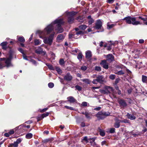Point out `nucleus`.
<instances>
[{
    "mask_svg": "<svg viewBox=\"0 0 147 147\" xmlns=\"http://www.w3.org/2000/svg\"><path fill=\"white\" fill-rule=\"evenodd\" d=\"M100 64L102 65L103 67L105 69H107L109 68V64L107 62V60H102L100 63Z\"/></svg>",
    "mask_w": 147,
    "mask_h": 147,
    "instance_id": "nucleus-13",
    "label": "nucleus"
},
{
    "mask_svg": "<svg viewBox=\"0 0 147 147\" xmlns=\"http://www.w3.org/2000/svg\"><path fill=\"white\" fill-rule=\"evenodd\" d=\"M75 35V34H74V35L72 34H69V38H71L73 37V36H74Z\"/></svg>",
    "mask_w": 147,
    "mask_h": 147,
    "instance_id": "nucleus-59",
    "label": "nucleus"
},
{
    "mask_svg": "<svg viewBox=\"0 0 147 147\" xmlns=\"http://www.w3.org/2000/svg\"><path fill=\"white\" fill-rule=\"evenodd\" d=\"M98 129L100 132V134L101 136H105V133L103 130L101 129L100 127H98Z\"/></svg>",
    "mask_w": 147,
    "mask_h": 147,
    "instance_id": "nucleus-22",
    "label": "nucleus"
},
{
    "mask_svg": "<svg viewBox=\"0 0 147 147\" xmlns=\"http://www.w3.org/2000/svg\"><path fill=\"white\" fill-rule=\"evenodd\" d=\"M7 42H4L1 43L0 44V45L1 46L3 49L5 50L7 48Z\"/></svg>",
    "mask_w": 147,
    "mask_h": 147,
    "instance_id": "nucleus-20",
    "label": "nucleus"
},
{
    "mask_svg": "<svg viewBox=\"0 0 147 147\" xmlns=\"http://www.w3.org/2000/svg\"><path fill=\"white\" fill-rule=\"evenodd\" d=\"M92 56L91 52L90 51H88L86 53V57L87 59L90 58Z\"/></svg>",
    "mask_w": 147,
    "mask_h": 147,
    "instance_id": "nucleus-19",
    "label": "nucleus"
},
{
    "mask_svg": "<svg viewBox=\"0 0 147 147\" xmlns=\"http://www.w3.org/2000/svg\"><path fill=\"white\" fill-rule=\"evenodd\" d=\"M115 73L119 75H121L124 74V72L122 70H120L119 71H118L116 73Z\"/></svg>",
    "mask_w": 147,
    "mask_h": 147,
    "instance_id": "nucleus-38",
    "label": "nucleus"
},
{
    "mask_svg": "<svg viewBox=\"0 0 147 147\" xmlns=\"http://www.w3.org/2000/svg\"><path fill=\"white\" fill-rule=\"evenodd\" d=\"M78 51L79 50L77 49H76L75 50H73L71 51L72 53H73L74 54H75L76 53H77Z\"/></svg>",
    "mask_w": 147,
    "mask_h": 147,
    "instance_id": "nucleus-44",
    "label": "nucleus"
},
{
    "mask_svg": "<svg viewBox=\"0 0 147 147\" xmlns=\"http://www.w3.org/2000/svg\"><path fill=\"white\" fill-rule=\"evenodd\" d=\"M47 65L48 67L51 70H54V69L53 68V67L50 64H47Z\"/></svg>",
    "mask_w": 147,
    "mask_h": 147,
    "instance_id": "nucleus-46",
    "label": "nucleus"
},
{
    "mask_svg": "<svg viewBox=\"0 0 147 147\" xmlns=\"http://www.w3.org/2000/svg\"><path fill=\"white\" fill-rule=\"evenodd\" d=\"M18 144L16 142H14L13 144H10V146H13L14 147H18Z\"/></svg>",
    "mask_w": 147,
    "mask_h": 147,
    "instance_id": "nucleus-37",
    "label": "nucleus"
},
{
    "mask_svg": "<svg viewBox=\"0 0 147 147\" xmlns=\"http://www.w3.org/2000/svg\"><path fill=\"white\" fill-rule=\"evenodd\" d=\"M105 89H107V91H108L109 94L111 93L113 95H114L115 94L113 87L110 86H106L105 87Z\"/></svg>",
    "mask_w": 147,
    "mask_h": 147,
    "instance_id": "nucleus-10",
    "label": "nucleus"
},
{
    "mask_svg": "<svg viewBox=\"0 0 147 147\" xmlns=\"http://www.w3.org/2000/svg\"><path fill=\"white\" fill-rule=\"evenodd\" d=\"M48 109L47 108H46L40 110V111L41 113H43L47 111Z\"/></svg>",
    "mask_w": 147,
    "mask_h": 147,
    "instance_id": "nucleus-56",
    "label": "nucleus"
},
{
    "mask_svg": "<svg viewBox=\"0 0 147 147\" xmlns=\"http://www.w3.org/2000/svg\"><path fill=\"white\" fill-rule=\"evenodd\" d=\"M98 120L103 119L105 118V117L103 115L102 113V112L101 111L98 112L95 115Z\"/></svg>",
    "mask_w": 147,
    "mask_h": 147,
    "instance_id": "nucleus-9",
    "label": "nucleus"
},
{
    "mask_svg": "<svg viewBox=\"0 0 147 147\" xmlns=\"http://www.w3.org/2000/svg\"><path fill=\"white\" fill-rule=\"evenodd\" d=\"M96 80L98 82L101 84L103 81V77L102 75H99L97 76L96 77Z\"/></svg>",
    "mask_w": 147,
    "mask_h": 147,
    "instance_id": "nucleus-16",
    "label": "nucleus"
},
{
    "mask_svg": "<svg viewBox=\"0 0 147 147\" xmlns=\"http://www.w3.org/2000/svg\"><path fill=\"white\" fill-rule=\"evenodd\" d=\"M21 141V139L20 138H19L16 141V142L18 144L20 143Z\"/></svg>",
    "mask_w": 147,
    "mask_h": 147,
    "instance_id": "nucleus-58",
    "label": "nucleus"
},
{
    "mask_svg": "<svg viewBox=\"0 0 147 147\" xmlns=\"http://www.w3.org/2000/svg\"><path fill=\"white\" fill-rule=\"evenodd\" d=\"M81 69L82 70L85 71L87 69V67L86 66H83L81 67Z\"/></svg>",
    "mask_w": 147,
    "mask_h": 147,
    "instance_id": "nucleus-53",
    "label": "nucleus"
},
{
    "mask_svg": "<svg viewBox=\"0 0 147 147\" xmlns=\"http://www.w3.org/2000/svg\"><path fill=\"white\" fill-rule=\"evenodd\" d=\"M118 102L120 104V106L123 107H126L127 104L125 101L123 99H120L118 101Z\"/></svg>",
    "mask_w": 147,
    "mask_h": 147,
    "instance_id": "nucleus-14",
    "label": "nucleus"
},
{
    "mask_svg": "<svg viewBox=\"0 0 147 147\" xmlns=\"http://www.w3.org/2000/svg\"><path fill=\"white\" fill-rule=\"evenodd\" d=\"M87 27L85 25H82L79 26V29L82 30H84Z\"/></svg>",
    "mask_w": 147,
    "mask_h": 147,
    "instance_id": "nucleus-28",
    "label": "nucleus"
},
{
    "mask_svg": "<svg viewBox=\"0 0 147 147\" xmlns=\"http://www.w3.org/2000/svg\"><path fill=\"white\" fill-rule=\"evenodd\" d=\"M142 80L143 82H147V76L142 75Z\"/></svg>",
    "mask_w": 147,
    "mask_h": 147,
    "instance_id": "nucleus-31",
    "label": "nucleus"
},
{
    "mask_svg": "<svg viewBox=\"0 0 147 147\" xmlns=\"http://www.w3.org/2000/svg\"><path fill=\"white\" fill-rule=\"evenodd\" d=\"M123 20H125V22L128 24H132L134 25H137L141 24L140 21L136 20L135 17H131L130 16H128L125 18Z\"/></svg>",
    "mask_w": 147,
    "mask_h": 147,
    "instance_id": "nucleus-4",
    "label": "nucleus"
},
{
    "mask_svg": "<svg viewBox=\"0 0 147 147\" xmlns=\"http://www.w3.org/2000/svg\"><path fill=\"white\" fill-rule=\"evenodd\" d=\"M102 26V22L100 20H97L96 23L95 28L97 29H101V30L100 31H97V32H102L103 31V29L101 28Z\"/></svg>",
    "mask_w": 147,
    "mask_h": 147,
    "instance_id": "nucleus-7",
    "label": "nucleus"
},
{
    "mask_svg": "<svg viewBox=\"0 0 147 147\" xmlns=\"http://www.w3.org/2000/svg\"><path fill=\"white\" fill-rule=\"evenodd\" d=\"M95 69L97 71H100L101 70V68L99 66H96L95 68Z\"/></svg>",
    "mask_w": 147,
    "mask_h": 147,
    "instance_id": "nucleus-49",
    "label": "nucleus"
},
{
    "mask_svg": "<svg viewBox=\"0 0 147 147\" xmlns=\"http://www.w3.org/2000/svg\"><path fill=\"white\" fill-rule=\"evenodd\" d=\"M83 55L81 52L79 53L78 55L77 58L80 61H81L82 59Z\"/></svg>",
    "mask_w": 147,
    "mask_h": 147,
    "instance_id": "nucleus-26",
    "label": "nucleus"
},
{
    "mask_svg": "<svg viewBox=\"0 0 147 147\" xmlns=\"http://www.w3.org/2000/svg\"><path fill=\"white\" fill-rule=\"evenodd\" d=\"M139 18L141 19L142 20H143L144 22H145V21L147 20V18H142L141 16H139L138 17Z\"/></svg>",
    "mask_w": 147,
    "mask_h": 147,
    "instance_id": "nucleus-51",
    "label": "nucleus"
},
{
    "mask_svg": "<svg viewBox=\"0 0 147 147\" xmlns=\"http://www.w3.org/2000/svg\"><path fill=\"white\" fill-rule=\"evenodd\" d=\"M17 38L18 39V40L19 41L24 42L25 41V39H24V37L22 36H17Z\"/></svg>",
    "mask_w": 147,
    "mask_h": 147,
    "instance_id": "nucleus-24",
    "label": "nucleus"
},
{
    "mask_svg": "<svg viewBox=\"0 0 147 147\" xmlns=\"http://www.w3.org/2000/svg\"><path fill=\"white\" fill-rule=\"evenodd\" d=\"M144 42V40L141 39L139 40V42L140 43H143Z\"/></svg>",
    "mask_w": 147,
    "mask_h": 147,
    "instance_id": "nucleus-61",
    "label": "nucleus"
},
{
    "mask_svg": "<svg viewBox=\"0 0 147 147\" xmlns=\"http://www.w3.org/2000/svg\"><path fill=\"white\" fill-rule=\"evenodd\" d=\"M120 122L125 123H129V121L127 119H125L123 120H120Z\"/></svg>",
    "mask_w": 147,
    "mask_h": 147,
    "instance_id": "nucleus-47",
    "label": "nucleus"
},
{
    "mask_svg": "<svg viewBox=\"0 0 147 147\" xmlns=\"http://www.w3.org/2000/svg\"><path fill=\"white\" fill-rule=\"evenodd\" d=\"M67 99L68 100V101L70 102L74 103V102H76L77 101L72 96L69 97H67Z\"/></svg>",
    "mask_w": 147,
    "mask_h": 147,
    "instance_id": "nucleus-21",
    "label": "nucleus"
},
{
    "mask_svg": "<svg viewBox=\"0 0 147 147\" xmlns=\"http://www.w3.org/2000/svg\"><path fill=\"white\" fill-rule=\"evenodd\" d=\"M14 132L13 130H11L9 132V133L10 134V135L13 134H14Z\"/></svg>",
    "mask_w": 147,
    "mask_h": 147,
    "instance_id": "nucleus-62",
    "label": "nucleus"
},
{
    "mask_svg": "<svg viewBox=\"0 0 147 147\" xmlns=\"http://www.w3.org/2000/svg\"><path fill=\"white\" fill-rule=\"evenodd\" d=\"M81 105L82 106H86L87 105V102H82Z\"/></svg>",
    "mask_w": 147,
    "mask_h": 147,
    "instance_id": "nucleus-54",
    "label": "nucleus"
},
{
    "mask_svg": "<svg viewBox=\"0 0 147 147\" xmlns=\"http://www.w3.org/2000/svg\"><path fill=\"white\" fill-rule=\"evenodd\" d=\"M64 107L68 109L71 110H74V109L73 108L70 107L65 106H64Z\"/></svg>",
    "mask_w": 147,
    "mask_h": 147,
    "instance_id": "nucleus-43",
    "label": "nucleus"
},
{
    "mask_svg": "<svg viewBox=\"0 0 147 147\" xmlns=\"http://www.w3.org/2000/svg\"><path fill=\"white\" fill-rule=\"evenodd\" d=\"M5 59V58H0V69H1L5 66V64L3 61Z\"/></svg>",
    "mask_w": 147,
    "mask_h": 147,
    "instance_id": "nucleus-17",
    "label": "nucleus"
},
{
    "mask_svg": "<svg viewBox=\"0 0 147 147\" xmlns=\"http://www.w3.org/2000/svg\"><path fill=\"white\" fill-rule=\"evenodd\" d=\"M77 20L78 21L80 22H82L83 21V20L82 19V17L80 16L78 17L77 18Z\"/></svg>",
    "mask_w": 147,
    "mask_h": 147,
    "instance_id": "nucleus-52",
    "label": "nucleus"
},
{
    "mask_svg": "<svg viewBox=\"0 0 147 147\" xmlns=\"http://www.w3.org/2000/svg\"><path fill=\"white\" fill-rule=\"evenodd\" d=\"M73 77L69 73H67L64 77V79L67 81H71Z\"/></svg>",
    "mask_w": 147,
    "mask_h": 147,
    "instance_id": "nucleus-12",
    "label": "nucleus"
},
{
    "mask_svg": "<svg viewBox=\"0 0 147 147\" xmlns=\"http://www.w3.org/2000/svg\"><path fill=\"white\" fill-rule=\"evenodd\" d=\"M4 135L6 137H9L10 136V134H9V133H5V134H4Z\"/></svg>",
    "mask_w": 147,
    "mask_h": 147,
    "instance_id": "nucleus-64",
    "label": "nucleus"
},
{
    "mask_svg": "<svg viewBox=\"0 0 147 147\" xmlns=\"http://www.w3.org/2000/svg\"><path fill=\"white\" fill-rule=\"evenodd\" d=\"M84 115L87 118L90 119L91 118L90 116L89 113H88L87 112H85L84 113Z\"/></svg>",
    "mask_w": 147,
    "mask_h": 147,
    "instance_id": "nucleus-42",
    "label": "nucleus"
},
{
    "mask_svg": "<svg viewBox=\"0 0 147 147\" xmlns=\"http://www.w3.org/2000/svg\"><path fill=\"white\" fill-rule=\"evenodd\" d=\"M84 32L81 31H80L78 32H76L75 33V35H80L83 34H84Z\"/></svg>",
    "mask_w": 147,
    "mask_h": 147,
    "instance_id": "nucleus-39",
    "label": "nucleus"
},
{
    "mask_svg": "<svg viewBox=\"0 0 147 147\" xmlns=\"http://www.w3.org/2000/svg\"><path fill=\"white\" fill-rule=\"evenodd\" d=\"M59 63L61 65H63L65 63V61L63 59H60L59 60Z\"/></svg>",
    "mask_w": 147,
    "mask_h": 147,
    "instance_id": "nucleus-35",
    "label": "nucleus"
},
{
    "mask_svg": "<svg viewBox=\"0 0 147 147\" xmlns=\"http://www.w3.org/2000/svg\"><path fill=\"white\" fill-rule=\"evenodd\" d=\"M12 58V55L11 54H10L8 58H7L6 59H5L4 60H5V66L8 67L12 66L11 62Z\"/></svg>",
    "mask_w": 147,
    "mask_h": 147,
    "instance_id": "nucleus-6",
    "label": "nucleus"
},
{
    "mask_svg": "<svg viewBox=\"0 0 147 147\" xmlns=\"http://www.w3.org/2000/svg\"><path fill=\"white\" fill-rule=\"evenodd\" d=\"M55 27V21L51 23L47 26L45 28L43 31H37L39 34H42L44 36H46L47 34H50L53 31Z\"/></svg>",
    "mask_w": 147,
    "mask_h": 147,
    "instance_id": "nucleus-1",
    "label": "nucleus"
},
{
    "mask_svg": "<svg viewBox=\"0 0 147 147\" xmlns=\"http://www.w3.org/2000/svg\"><path fill=\"white\" fill-rule=\"evenodd\" d=\"M65 36L62 34L58 35L56 38V42L59 43L62 42L65 38Z\"/></svg>",
    "mask_w": 147,
    "mask_h": 147,
    "instance_id": "nucleus-8",
    "label": "nucleus"
},
{
    "mask_svg": "<svg viewBox=\"0 0 147 147\" xmlns=\"http://www.w3.org/2000/svg\"><path fill=\"white\" fill-rule=\"evenodd\" d=\"M18 50L20 51L21 53H22L23 55H24V53L23 51V50L21 48H18Z\"/></svg>",
    "mask_w": 147,
    "mask_h": 147,
    "instance_id": "nucleus-55",
    "label": "nucleus"
},
{
    "mask_svg": "<svg viewBox=\"0 0 147 147\" xmlns=\"http://www.w3.org/2000/svg\"><path fill=\"white\" fill-rule=\"evenodd\" d=\"M97 81L96 79L92 81V83L93 84H96L97 83Z\"/></svg>",
    "mask_w": 147,
    "mask_h": 147,
    "instance_id": "nucleus-60",
    "label": "nucleus"
},
{
    "mask_svg": "<svg viewBox=\"0 0 147 147\" xmlns=\"http://www.w3.org/2000/svg\"><path fill=\"white\" fill-rule=\"evenodd\" d=\"M49 113L48 112H47L46 113H44L42 114L43 118L46 117L47 116L49 115Z\"/></svg>",
    "mask_w": 147,
    "mask_h": 147,
    "instance_id": "nucleus-50",
    "label": "nucleus"
},
{
    "mask_svg": "<svg viewBox=\"0 0 147 147\" xmlns=\"http://www.w3.org/2000/svg\"><path fill=\"white\" fill-rule=\"evenodd\" d=\"M120 120H117V121L115 122L114 124V126L116 128H119L120 126Z\"/></svg>",
    "mask_w": 147,
    "mask_h": 147,
    "instance_id": "nucleus-23",
    "label": "nucleus"
},
{
    "mask_svg": "<svg viewBox=\"0 0 147 147\" xmlns=\"http://www.w3.org/2000/svg\"><path fill=\"white\" fill-rule=\"evenodd\" d=\"M55 69L59 74H61L62 73V70L59 67H56Z\"/></svg>",
    "mask_w": 147,
    "mask_h": 147,
    "instance_id": "nucleus-32",
    "label": "nucleus"
},
{
    "mask_svg": "<svg viewBox=\"0 0 147 147\" xmlns=\"http://www.w3.org/2000/svg\"><path fill=\"white\" fill-rule=\"evenodd\" d=\"M127 116L128 119H130L131 120H133L135 119L136 117L133 114H131L129 113H127Z\"/></svg>",
    "mask_w": 147,
    "mask_h": 147,
    "instance_id": "nucleus-18",
    "label": "nucleus"
},
{
    "mask_svg": "<svg viewBox=\"0 0 147 147\" xmlns=\"http://www.w3.org/2000/svg\"><path fill=\"white\" fill-rule=\"evenodd\" d=\"M101 109V107H98L95 108L94 109V110H97V111H99Z\"/></svg>",
    "mask_w": 147,
    "mask_h": 147,
    "instance_id": "nucleus-63",
    "label": "nucleus"
},
{
    "mask_svg": "<svg viewBox=\"0 0 147 147\" xmlns=\"http://www.w3.org/2000/svg\"><path fill=\"white\" fill-rule=\"evenodd\" d=\"M43 118L42 115H38L37 117V121H39Z\"/></svg>",
    "mask_w": 147,
    "mask_h": 147,
    "instance_id": "nucleus-36",
    "label": "nucleus"
},
{
    "mask_svg": "<svg viewBox=\"0 0 147 147\" xmlns=\"http://www.w3.org/2000/svg\"><path fill=\"white\" fill-rule=\"evenodd\" d=\"M63 22L61 19H57L55 20V30L58 33H61L63 31V29L61 27V25Z\"/></svg>",
    "mask_w": 147,
    "mask_h": 147,
    "instance_id": "nucleus-2",
    "label": "nucleus"
},
{
    "mask_svg": "<svg viewBox=\"0 0 147 147\" xmlns=\"http://www.w3.org/2000/svg\"><path fill=\"white\" fill-rule=\"evenodd\" d=\"M67 16L68 17V22L69 24L73 23L74 20V16L75 15L77 12H66Z\"/></svg>",
    "mask_w": 147,
    "mask_h": 147,
    "instance_id": "nucleus-5",
    "label": "nucleus"
},
{
    "mask_svg": "<svg viewBox=\"0 0 147 147\" xmlns=\"http://www.w3.org/2000/svg\"><path fill=\"white\" fill-rule=\"evenodd\" d=\"M33 136V135L31 133H28L26 135V138L27 139L31 138Z\"/></svg>",
    "mask_w": 147,
    "mask_h": 147,
    "instance_id": "nucleus-27",
    "label": "nucleus"
},
{
    "mask_svg": "<svg viewBox=\"0 0 147 147\" xmlns=\"http://www.w3.org/2000/svg\"><path fill=\"white\" fill-rule=\"evenodd\" d=\"M41 42V41L39 39H36L34 40V45H40Z\"/></svg>",
    "mask_w": 147,
    "mask_h": 147,
    "instance_id": "nucleus-25",
    "label": "nucleus"
},
{
    "mask_svg": "<svg viewBox=\"0 0 147 147\" xmlns=\"http://www.w3.org/2000/svg\"><path fill=\"white\" fill-rule=\"evenodd\" d=\"M83 82H85L86 83H87V84H90V80L88 79H82L81 80Z\"/></svg>",
    "mask_w": 147,
    "mask_h": 147,
    "instance_id": "nucleus-33",
    "label": "nucleus"
},
{
    "mask_svg": "<svg viewBox=\"0 0 147 147\" xmlns=\"http://www.w3.org/2000/svg\"><path fill=\"white\" fill-rule=\"evenodd\" d=\"M30 127V126L29 125H28L27 126H25L24 125H21L19 126L17 128H19L20 129H24V128L27 127V128H29Z\"/></svg>",
    "mask_w": 147,
    "mask_h": 147,
    "instance_id": "nucleus-30",
    "label": "nucleus"
},
{
    "mask_svg": "<svg viewBox=\"0 0 147 147\" xmlns=\"http://www.w3.org/2000/svg\"><path fill=\"white\" fill-rule=\"evenodd\" d=\"M75 88L78 91H80L82 90V87L79 85H76L75 86Z\"/></svg>",
    "mask_w": 147,
    "mask_h": 147,
    "instance_id": "nucleus-45",
    "label": "nucleus"
},
{
    "mask_svg": "<svg viewBox=\"0 0 147 147\" xmlns=\"http://www.w3.org/2000/svg\"><path fill=\"white\" fill-rule=\"evenodd\" d=\"M114 26V25L113 24H112L111 25H107L108 28L109 29H110L111 28L113 27Z\"/></svg>",
    "mask_w": 147,
    "mask_h": 147,
    "instance_id": "nucleus-57",
    "label": "nucleus"
},
{
    "mask_svg": "<svg viewBox=\"0 0 147 147\" xmlns=\"http://www.w3.org/2000/svg\"><path fill=\"white\" fill-rule=\"evenodd\" d=\"M115 77V75L113 74H111L109 76V78L112 80H114Z\"/></svg>",
    "mask_w": 147,
    "mask_h": 147,
    "instance_id": "nucleus-40",
    "label": "nucleus"
},
{
    "mask_svg": "<svg viewBox=\"0 0 147 147\" xmlns=\"http://www.w3.org/2000/svg\"><path fill=\"white\" fill-rule=\"evenodd\" d=\"M55 34V32H53L48 37H45L46 36L39 34V36L40 38L44 39L43 42L45 44L51 45L52 43Z\"/></svg>",
    "mask_w": 147,
    "mask_h": 147,
    "instance_id": "nucleus-3",
    "label": "nucleus"
},
{
    "mask_svg": "<svg viewBox=\"0 0 147 147\" xmlns=\"http://www.w3.org/2000/svg\"><path fill=\"white\" fill-rule=\"evenodd\" d=\"M107 61L111 62L114 60V57L112 54H109L107 55Z\"/></svg>",
    "mask_w": 147,
    "mask_h": 147,
    "instance_id": "nucleus-15",
    "label": "nucleus"
},
{
    "mask_svg": "<svg viewBox=\"0 0 147 147\" xmlns=\"http://www.w3.org/2000/svg\"><path fill=\"white\" fill-rule=\"evenodd\" d=\"M35 52L36 53L38 54L43 53L45 55L46 53L45 51H43L42 48L40 47H38L36 49Z\"/></svg>",
    "mask_w": 147,
    "mask_h": 147,
    "instance_id": "nucleus-11",
    "label": "nucleus"
},
{
    "mask_svg": "<svg viewBox=\"0 0 147 147\" xmlns=\"http://www.w3.org/2000/svg\"><path fill=\"white\" fill-rule=\"evenodd\" d=\"M115 129L114 128H111L110 129L109 132L111 133H113L115 132Z\"/></svg>",
    "mask_w": 147,
    "mask_h": 147,
    "instance_id": "nucleus-48",
    "label": "nucleus"
},
{
    "mask_svg": "<svg viewBox=\"0 0 147 147\" xmlns=\"http://www.w3.org/2000/svg\"><path fill=\"white\" fill-rule=\"evenodd\" d=\"M102 113L103 115L105 117H106L109 116L110 115V113L108 112H102Z\"/></svg>",
    "mask_w": 147,
    "mask_h": 147,
    "instance_id": "nucleus-34",
    "label": "nucleus"
},
{
    "mask_svg": "<svg viewBox=\"0 0 147 147\" xmlns=\"http://www.w3.org/2000/svg\"><path fill=\"white\" fill-rule=\"evenodd\" d=\"M48 86L49 88H52L53 87L54 85L53 83L50 82L48 84Z\"/></svg>",
    "mask_w": 147,
    "mask_h": 147,
    "instance_id": "nucleus-41",
    "label": "nucleus"
},
{
    "mask_svg": "<svg viewBox=\"0 0 147 147\" xmlns=\"http://www.w3.org/2000/svg\"><path fill=\"white\" fill-rule=\"evenodd\" d=\"M99 91L102 94H109V92H108V91H107V89H105V90H101L100 89L99 90Z\"/></svg>",
    "mask_w": 147,
    "mask_h": 147,
    "instance_id": "nucleus-29",
    "label": "nucleus"
}]
</instances>
